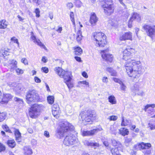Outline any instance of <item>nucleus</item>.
Listing matches in <instances>:
<instances>
[{
    "label": "nucleus",
    "mask_w": 155,
    "mask_h": 155,
    "mask_svg": "<svg viewBox=\"0 0 155 155\" xmlns=\"http://www.w3.org/2000/svg\"><path fill=\"white\" fill-rule=\"evenodd\" d=\"M134 51V49L127 47L123 52V59L127 61L125 63V68L126 72L129 77L135 78L140 74L143 73L144 69L142 68L140 61L130 59L131 54Z\"/></svg>",
    "instance_id": "1"
},
{
    "label": "nucleus",
    "mask_w": 155,
    "mask_h": 155,
    "mask_svg": "<svg viewBox=\"0 0 155 155\" xmlns=\"http://www.w3.org/2000/svg\"><path fill=\"white\" fill-rule=\"evenodd\" d=\"M74 129V126L71 124L67 121H63L59 124L57 135L58 137L61 138L66 134H68L65 138L63 143L67 146L71 145L75 143L77 140L76 137L71 133V131L73 130Z\"/></svg>",
    "instance_id": "2"
},
{
    "label": "nucleus",
    "mask_w": 155,
    "mask_h": 155,
    "mask_svg": "<svg viewBox=\"0 0 155 155\" xmlns=\"http://www.w3.org/2000/svg\"><path fill=\"white\" fill-rule=\"evenodd\" d=\"M54 70L61 78H64V82L69 89L73 87V84L70 82L72 79L71 73V71H66L59 67L55 68Z\"/></svg>",
    "instance_id": "3"
},
{
    "label": "nucleus",
    "mask_w": 155,
    "mask_h": 155,
    "mask_svg": "<svg viewBox=\"0 0 155 155\" xmlns=\"http://www.w3.org/2000/svg\"><path fill=\"white\" fill-rule=\"evenodd\" d=\"M93 40L96 41L97 46L99 47H104L107 44L106 36L101 32H95L93 34Z\"/></svg>",
    "instance_id": "4"
},
{
    "label": "nucleus",
    "mask_w": 155,
    "mask_h": 155,
    "mask_svg": "<svg viewBox=\"0 0 155 155\" xmlns=\"http://www.w3.org/2000/svg\"><path fill=\"white\" fill-rule=\"evenodd\" d=\"M44 108L43 106L41 104H32L30 108L29 112L30 117L32 118H36L39 116Z\"/></svg>",
    "instance_id": "5"
},
{
    "label": "nucleus",
    "mask_w": 155,
    "mask_h": 155,
    "mask_svg": "<svg viewBox=\"0 0 155 155\" xmlns=\"http://www.w3.org/2000/svg\"><path fill=\"white\" fill-rule=\"evenodd\" d=\"M39 99V95L35 90H30L26 93V102L29 104L37 101Z\"/></svg>",
    "instance_id": "6"
},
{
    "label": "nucleus",
    "mask_w": 155,
    "mask_h": 155,
    "mask_svg": "<svg viewBox=\"0 0 155 155\" xmlns=\"http://www.w3.org/2000/svg\"><path fill=\"white\" fill-rule=\"evenodd\" d=\"M83 123L90 122L96 119V114L93 111H88L82 112L80 114Z\"/></svg>",
    "instance_id": "7"
},
{
    "label": "nucleus",
    "mask_w": 155,
    "mask_h": 155,
    "mask_svg": "<svg viewBox=\"0 0 155 155\" xmlns=\"http://www.w3.org/2000/svg\"><path fill=\"white\" fill-rule=\"evenodd\" d=\"M143 28L146 31L148 36L152 38L155 35V25L152 26L145 24L143 26Z\"/></svg>",
    "instance_id": "8"
},
{
    "label": "nucleus",
    "mask_w": 155,
    "mask_h": 155,
    "mask_svg": "<svg viewBox=\"0 0 155 155\" xmlns=\"http://www.w3.org/2000/svg\"><path fill=\"white\" fill-rule=\"evenodd\" d=\"M102 7L104 8V12L106 15H110L114 12V5H103Z\"/></svg>",
    "instance_id": "9"
},
{
    "label": "nucleus",
    "mask_w": 155,
    "mask_h": 155,
    "mask_svg": "<svg viewBox=\"0 0 155 155\" xmlns=\"http://www.w3.org/2000/svg\"><path fill=\"white\" fill-rule=\"evenodd\" d=\"M108 49L102 50L101 52L102 57L107 61L111 62L113 60V56L111 54H108Z\"/></svg>",
    "instance_id": "10"
},
{
    "label": "nucleus",
    "mask_w": 155,
    "mask_h": 155,
    "mask_svg": "<svg viewBox=\"0 0 155 155\" xmlns=\"http://www.w3.org/2000/svg\"><path fill=\"white\" fill-rule=\"evenodd\" d=\"M112 79L115 82L120 84V89L121 91L123 92H125L126 91L127 87L124 81L116 78H113Z\"/></svg>",
    "instance_id": "11"
},
{
    "label": "nucleus",
    "mask_w": 155,
    "mask_h": 155,
    "mask_svg": "<svg viewBox=\"0 0 155 155\" xmlns=\"http://www.w3.org/2000/svg\"><path fill=\"white\" fill-rule=\"evenodd\" d=\"M102 130V128L101 127L99 128L93 129V130L89 131H82V135L83 136L92 135H94L95 133Z\"/></svg>",
    "instance_id": "12"
},
{
    "label": "nucleus",
    "mask_w": 155,
    "mask_h": 155,
    "mask_svg": "<svg viewBox=\"0 0 155 155\" xmlns=\"http://www.w3.org/2000/svg\"><path fill=\"white\" fill-rule=\"evenodd\" d=\"M12 96L9 94H4L2 100L0 101L1 104H6L12 98Z\"/></svg>",
    "instance_id": "13"
},
{
    "label": "nucleus",
    "mask_w": 155,
    "mask_h": 155,
    "mask_svg": "<svg viewBox=\"0 0 155 155\" xmlns=\"http://www.w3.org/2000/svg\"><path fill=\"white\" fill-rule=\"evenodd\" d=\"M98 20V18L94 13L91 14L89 21L92 26H94Z\"/></svg>",
    "instance_id": "14"
},
{
    "label": "nucleus",
    "mask_w": 155,
    "mask_h": 155,
    "mask_svg": "<svg viewBox=\"0 0 155 155\" xmlns=\"http://www.w3.org/2000/svg\"><path fill=\"white\" fill-rule=\"evenodd\" d=\"M132 34L130 32H128L121 35L120 37V39L121 41L126 40H132Z\"/></svg>",
    "instance_id": "15"
},
{
    "label": "nucleus",
    "mask_w": 155,
    "mask_h": 155,
    "mask_svg": "<svg viewBox=\"0 0 155 155\" xmlns=\"http://www.w3.org/2000/svg\"><path fill=\"white\" fill-rule=\"evenodd\" d=\"M30 38L31 40L33 41L34 42L37 44L39 46L43 48H45V45L41 43L40 40L36 38V37L34 35L33 32H31V36Z\"/></svg>",
    "instance_id": "16"
},
{
    "label": "nucleus",
    "mask_w": 155,
    "mask_h": 155,
    "mask_svg": "<svg viewBox=\"0 0 155 155\" xmlns=\"http://www.w3.org/2000/svg\"><path fill=\"white\" fill-rule=\"evenodd\" d=\"M137 146H138L139 148L142 149H150V148L151 147V144L149 143H145L143 142H142L139 143L136 145Z\"/></svg>",
    "instance_id": "17"
},
{
    "label": "nucleus",
    "mask_w": 155,
    "mask_h": 155,
    "mask_svg": "<svg viewBox=\"0 0 155 155\" xmlns=\"http://www.w3.org/2000/svg\"><path fill=\"white\" fill-rule=\"evenodd\" d=\"M84 144L87 146L93 147L96 148L97 147H99V144L97 143H93L88 141L87 140H85L83 141Z\"/></svg>",
    "instance_id": "18"
},
{
    "label": "nucleus",
    "mask_w": 155,
    "mask_h": 155,
    "mask_svg": "<svg viewBox=\"0 0 155 155\" xmlns=\"http://www.w3.org/2000/svg\"><path fill=\"white\" fill-rule=\"evenodd\" d=\"M122 121L121 123V126H126L131 124V121L129 119L124 120V116L122 117Z\"/></svg>",
    "instance_id": "19"
},
{
    "label": "nucleus",
    "mask_w": 155,
    "mask_h": 155,
    "mask_svg": "<svg viewBox=\"0 0 155 155\" xmlns=\"http://www.w3.org/2000/svg\"><path fill=\"white\" fill-rule=\"evenodd\" d=\"M24 153L25 155H31L32 153L31 149L28 147H25Z\"/></svg>",
    "instance_id": "20"
},
{
    "label": "nucleus",
    "mask_w": 155,
    "mask_h": 155,
    "mask_svg": "<svg viewBox=\"0 0 155 155\" xmlns=\"http://www.w3.org/2000/svg\"><path fill=\"white\" fill-rule=\"evenodd\" d=\"M82 32L81 30H78L76 34V40L78 42H79L82 40Z\"/></svg>",
    "instance_id": "21"
},
{
    "label": "nucleus",
    "mask_w": 155,
    "mask_h": 155,
    "mask_svg": "<svg viewBox=\"0 0 155 155\" xmlns=\"http://www.w3.org/2000/svg\"><path fill=\"white\" fill-rule=\"evenodd\" d=\"M119 131L120 134L123 136L128 135L129 132L128 130L125 128H122Z\"/></svg>",
    "instance_id": "22"
},
{
    "label": "nucleus",
    "mask_w": 155,
    "mask_h": 155,
    "mask_svg": "<svg viewBox=\"0 0 155 155\" xmlns=\"http://www.w3.org/2000/svg\"><path fill=\"white\" fill-rule=\"evenodd\" d=\"M15 136L16 140L18 142H20L21 141V134L19 131L17 129L15 130Z\"/></svg>",
    "instance_id": "23"
},
{
    "label": "nucleus",
    "mask_w": 155,
    "mask_h": 155,
    "mask_svg": "<svg viewBox=\"0 0 155 155\" xmlns=\"http://www.w3.org/2000/svg\"><path fill=\"white\" fill-rule=\"evenodd\" d=\"M7 26V23L5 20H2L0 21V28L5 29L6 28Z\"/></svg>",
    "instance_id": "24"
},
{
    "label": "nucleus",
    "mask_w": 155,
    "mask_h": 155,
    "mask_svg": "<svg viewBox=\"0 0 155 155\" xmlns=\"http://www.w3.org/2000/svg\"><path fill=\"white\" fill-rule=\"evenodd\" d=\"M112 143V145L114 146H117L120 148L122 147V145L119 141H116L114 139L111 140Z\"/></svg>",
    "instance_id": "25"
},
{
    "label": "nucleus",
    "mask_w": 155,
    "mask_h": 155,
    "mask_svg": "<svg viewBox=\"0 0 155 155\" xmlns=\"http://www.w3.org/2000/svg\"><path fill=\"white\" fill-rule=\"evenodd\" d=\"M74 52L76 55H79L82 53V50L80 47H77L75 48Z\"/></svg>",
    "instance_id": "26"
},
{
    "label": "nucleus",
    "mask_w": 155,
    "mask_h": 155,
    "mask_svg": "<svg viewBox=\"0 0 155 155\" xmlns=\"http://www.w3.org/2000/svg\"><path fill=\"white\" fill-rule=\"evenodd\" d=\"M117 126L116 125H111L110 128V132L112 134L116 135L117 132Z\"/></svg>",
    "instance_id": "27"
},
{
    "label": "nucleus",
    "mask_w": 155,
    "mask_h": 155,
    "mask_svg": "<svg viewBox=\"0 0 155 155\" xmlns=\"http://www.w3.org/2000/svg\"><path fill=\"white\" fill-rule=\"evenodd\" d=\"M107 71L109 72L110 75L112 76H116L117 75V72L113 68H108L107 69Z\"/></svg>",
    "instance_id": "28"
},
{
    "label": "nucleus",
    "mask_w": 155,
    "mask_h": 155,
    "mask_svg": "<svg viewBox=\"0 0 155 155\" xmlns=\"http://www.w3.org/2000/svg\"><path fill=\"white\" fill-rule=\"evenodd\" d=\"M130 18L131 20H132L133 21L134 19H136L137 21H139L140 20L139 15L137 13H134Z\"/></svg>",
    "instance_id": "29"
},
{
    "label": "nucleus",
    "mask_w": 155,
    "mask_h": 155,
    "mask_svg": "<svg viewBox=\"0 0 155 155\" xmlns=\"http://www.w3.org/2000/svg\"><path fill=\"white\" fill-rule=\"evenodd\" d=\"M109 101L112 104H115L116 103L115 97L113 95H111L108 97Z\"/></svg>",
    "instance_id": "30"
},
{
    "label": "nucleus",
    "mask_w": 155,
    "mask_h": 155,
    "mask_svg": "<svg viewBox=\"0 0 155 155\" xmlns=\"http://www.w3.org/2000/svg\"><path fill=\"white\" fill-rule=\"evenodd\" d=\"M8 146L11 148H14L15 146L16 143L14 140H9L7 142Z\"/></svg>",
    "instance_id": "31"
},
{
    "label": "nucleus",
    "mask_w": 155,
    "mask_h": 155,
    "mask_svg": "<svg viewBox=\"0 0 155 155\" xmlns=\"http://www.w3.org/2000/svg\"><path fill=\"white\" fill-rule=\"evenodd\" d=\"M47 101L49 104H52L54 101V97L53 96H48L47 97Z\"/></svg>",
    "instance_id": "32"
},
{
    "label": "nucleus",
    "mask_w": 155,
    "mask_h": 155,
    "mask_svg": "<svg viewBox=\"0 0 155 155\" xmlns=\"http://www.w3.org/2000/svg\"><path fill=\"white\" fill-rule=\"evenodd\" d=\"M13 62H14V63H12L11 64V69L10 71H13L15 69H16V68L17 67V62L15 61H13Z\"/></svg>",
    "instance_id": "33"
},
{
    "label": "nucleus",
    "mask_w": 155,
    "mask_h": 155,
    "mask_svg": "<svg viewBox=\"0 0 155 155\" xmlns=\"http://www.w3.org/2000/svg\"><path fill=\"white\" fill-rule=\"evenodd\" d=\"M142 152L144 155H150L151 153L150 149H143Z\"/></svg>",
    "instance_id": "34"
},
{
    "label": "nucleus",
    "mask_w": 155,
    "mask_h": 155,
    "mask_svg": "<svg viewBox=\"0 0 155 155\" xmlns=\"http://www.w3.org/2000/svg\"><path fill=\"white\" fill-rule=\"evenodd\" d=\"M155 109L152 108H147V110H144L145 112L148 113L150 114L151 115L153 114L155 111Z\"/></svg>",
    "instance_id": "35"
},
{
    "label": "nucleus",
    "mask_w": 155,
    "mask_h": 155,
    "mask_svg": "<svg viewBox=\"0 0 155 155\" xmlns=\"http://www.w3.org/2000/svg\"><path fill=\"white\" fill-rule=\"evenodd\" d=\"M132 141V139L131 138H126L125 139L124 143L125 145L127 147L130 143Z\"/></svg>",
    "instance_id": "36"
},
{
    "label": "nucleus",
    "mask_w": 155,
    "mask_h": 155,
    "mask_svg": "<svg viewBox=\"0 0 155 155\" xmlns=\"http://www.w3.org/2000/svg\"><path fill=\"white\" fill-rule=\"evenodd\" d=\"M70 17L71 18V21L72 22L73 25L74 26H75V22L74 19V14L73 12H71L70 14Z\"/></svg>",
    "instance_id": "37"
},
{
    "label": "nucleus",
    "mask_w": 155,
    "mask_h": 155,
    "mask_svg": "<svg viewBox=\"0 0 155 155\" xmlns=\"http://www.w3.org/2000/svg\"><path fill=\"white\" fill-rule=\"evenodd\" d=\"M110 151L112 155H117L118 153L117 152L118 151L117 148H114L110 149Z\"/></svg>",
    "instance_id": "38"
},
{
    "label": "nucleus",
    "mask_w": 155,
    "mask_h": 155,
    "mask_svg": "<svg viewBox=\"0 0 155 155\" xmlns=\"http://www.w3.org/2000/svg\"><path fill=\"white\" fill-rule=\"evenodd\" d=\"M139 89V86L136 84H134L132 87V90L134 92H137Z\"/></svg>",
    "instance_id": "39"
},
{
    "label": "nucleus",
    "mask_w": 155,
    "mask_h": 155,
    "mask_svg": "<svg viewBox=\"0 0 155 155\" xmlns=\"http://www.w3.org/2000/svg\"><path fill=\"white\" fill-rule=\"evenodd\" d=\"M6 115L5 113H0V122L3 121L5 118Z\"/></svg>",
    "instance_id": "40"
},
{
    "label": "nucleus",
    "mask_w": 155,
    "mask_h": 155,
    "mask_svg": "<svg viewBox=\"0 0 155 155\" xmlns=\"http://www.w3.org/2000/svg\"><path fill=\"white\" fill-rule=\"evenodd\" d=\"M52 112L53 115L55 117L59 114V110H52Z\"/></svg>",
    "instance_id": "41"
},
{
    "label": "nucleus",
    "mask_w": 155,
    "mask_h": 155,
    "mask_svg": "<svg viewBox=\"0 0 155 155\" xmlns=\"http://www.w3.org/2000/svg\"><path fill=\"white\" fill-rule=\"evenodd\" d=\"M151 107V108H154L155 107V104H147L146 106L143 109L144 110H147V108Z\"/></svg>",
    "instance_id": "42"
},
{
    "label": "nucleus",
    "mask_w": 155,
    "mask_h": 155,
    "mask_svg": "<svg viewBox=\"0 0 155 155\" xmlns=\"http://www.w3.org/2000/svg\"><path fill=\"white\" fill-rule=\"evenodd\" d=\"M14 100L15 101L17 102L19 104H22L23 103L22 99L17 97H14Z\"/></svg>",
    "instance_id": "43"
},
{
    "label": "nucleus",
    "mask_w": 155,
    "mask_h": 155,
    "mask_svg": "<svg viewBox=\"0 0 155 155\" xmlns=\"http://www.w3.org/2000/svg\"><path fill=\"white\" fill-rule=\"evenodd\" d=\"M3 128L5 131L10 133H12L11 130L9 129V128L7 125H5L4 126H3Z\"/></svg>",
    "instance_id": "44"
},
{
    "label": "nucleus",
    "mask_w": 155,
    "mask_h": 155,
    "mask_svg": "<svg viewBox=\"0 0 155 155\" xmlns=\"http://www.w3.org/2000/svg\"><path fill=\"white\" fill-rule=\"evenodd\" d=\"M117 117L116 116L112 115L109 117L108 119L110 120H117Z\"/></svg>",
    "instance_id": "45"
},
{
    "label": "nucleus",
    "mask_w": 155,
    "mask_h": 155,
    "mask_svg": "<svg viewBox=\"0 0 155 155\" xmlns=\"http://www.w3.org/2000/svg\"><path fill=\"white\" fill-rule=\"evenodd\" d=\"M75 5L76 7H80L82 5V3L80 0H77L75 2Z\"/></svg>",
    "instance_id": "46"
},
{
    "label": "nucleus",
    "mask_w": 155,
    "mask_h": 155,
    "mask_svg": "<svg viewBox=\"0 0 155 155\" xmlns=\"http://www.w3.org/2000/svg\"><path fill=\"white\" fill-rule=\"evenodd\" d=\"M105 4L104 5H114L112 0H105Z\"/></svg>",
    "instance_id": "47"
},
{
    "label": "nucleus",
    "mask_w": 155,
    "mask_h": 155,
    "mask_svg": "<svg viewBox=\"0 0 155 155\" xmlns=\"http://www.w3.org/2000/svg\"><path fill=\"white\" fill-rule=\"evenodd\" d=\"M16 71L18 74H21L23 73V71L19 68L16 69Z\"/></svg>",
    "instance_id": "48"
},
{
    "label": "nucleus",
    "mask_w": 155,
    "mask_h": 155,
    "mask_svg": "<svg viewBox=\"0 0 155 155\" xmlns=\"http://www.w3.org/2000/svg\"><path fill=\"white\" fill-rule=\"evenodd\" d=\"M52 110H59V106L57 104H54L52 107Z\"/></svg>",
    "instance_id": "49"
},
{
    "label": "nucleus",
    "mask_w": 155,
    "mask_h": 155,
    "mask_svg": "<svg viewBox=\"0 0 155 155\" xmlns=\"http://www.w3.org/2000/svg\"><path fill=\"white\" fill-rule=\"evenodd\" d=\"M35 13L36 14V16L37 17H40V11L38 8H36L35 11Z\"/></svg>",
    "instance_id": "50"
},
{
    "label": "nucleus",
    "mask_w": 155,
    "mask_h": 155,
    "mask_svg": "<svg viewBox=\"0 0 155 155\" xmlns=\"http://www.w3.org/2000/svg\"><path fill=\"white\" fill-rule=\"evenodd\" d=\"M5 150V147L4 145L0 143V152L3 151Z\"/></svg>",
    "instance_id": "51"
},
{
    "label": "nucleus",
    "mask_w": 155,
    "mask_h": 155,
    "mask_svg": "<svg viewBox=\"0 0 155 155\" xmlns=\"http://www.w3.org/2000/svg\"><path fill=\"white\" fill-rule=\"evenodd\" d=\"M33 2L35 3L37 5H39L41 3V0H32Z\"/></svg>",
    "instance_id": "52"
},
{
    "label": "nucleus",
    "mask_w": 155,
    "mask_h": 155,
    "mask_svg": "<svg viewBox=\"0 0 155 155\" xmlns=\"http://www.w3.org/2000/svg\"><path fill=\"white\" fill-rule=\"evenodd\" d=\"M41 70L45 73H47L48 72V69L46 67H42Z\"/></svg>",
    "instance_id": "53"
},
{
    "label": "nucleus",
    "mask_w": 155,
    "mask_h": 155,
    "mask_svg": "<svg viewBox=\"0 0 155 155\" xmlns=\"http://www.w3.org/2000/svg\"><path fill=\"white\" fill-rule=\"evenodd\" d=\"M67 6L69 9L72 8L73 7V4L71 2H68L67 4Z\"/></svg>",
    "instance_id": "54"
},
{
    "label": "nucleus",
    "mask_w": 155,
    "mask_h": 155,
    "mask_svg": "<svg viewBox=\"0 0 155 155\" xmlns=\"http://www.w3.org/2000/svg\"><path fill=\"white\" fill-rule=\"evenodd\" d=\"M21 62L25 65H27L28 64L27 60L25 58H23L21 59Z\"/></svg>",
    "instance_id": "55"
},
{
    "label": "nucleus",
    "mask_w": 155,
    "mask_h": 155,
    "mask_svg": "<svg viewBox=\"0 0 155 155\" xmlns=\"http://www.w3.org/2000/svg\"><path fill=\"white\" fill-rule=\"evenodd\" d=\"M11 40L14 41V43L17 44L18 45L19 44L18 40L16 38L13 37L11 38Z\"/></svg>",
    "instance_id": "56"
},
{
    "label": "nucleus",
    "mask_w": 155,
    "mask_h": 155,
    "mask_svg": "<svg viewBox=\"0 0 155 155\" xmlns=\"http://www.w3.org/2000/svg\"><path fill=\"white\" fill-rule=\"evenodd\" d=\"M149 125L150 127V129L151 130H154L155 129V124H153L152 123H149Z\"/></svg>",
    "instance_id": "57"
},
{
    "label": "nucleus",
    "mask_w": 155,
    "mask_h": 155,
    "mask_svg": "<svg viewBox=\"0 0 155 155\" xmlns=\"http://www.w3.org/2000/svg\"><path fill=\"white\" fill-rule=\"evenodd\" d=\"M102 81L104 83H107L108 82V79L107 77H104L102 79Z\"/></svg>",
    "instance_id": "58"
},
{
    "label": "nucleus",
    "mask_w": 155,
    "mask_h": 155,
    "mask_svg": "<svg viewBox=\"0 0 155 155\" xmlns=\"http://www.w3.org/2000/svg\"><path fill=\"white\" fill-rule=\"evenodd\" d=\"M79 83L87 85L88 87L89 86L88 82L86 81H80Z\"/></svg>",
    "instance_id": "59"
},
{
    "label": "nucleus",
    "mask_w": 155,
    "mask_h": 155,
    "mask_svg": "<svg viewBox=\"0 0 155 155\" xmlns=\"http://www.w3.org/2000/svg\"><path fill=\"white\" fill-rule=\"evenodd\" d=\"M34 80L35 82L36 83H39L41 81V80L37 77H35L34 78Z\"/></svg>",
    "instance_id": "60"
},
{
    "label": "nucleus",
    "mask_w": 155,
    "mask_h": 155,
    "mask_svg": "<svg viewBox=\"0 0 155 155\" xmlns=\"http://www.w3.org/2000/svg\"><path fill=\"white\" fill-rule=\"evenodd\" d=\"M133 21V20H131V19L130 18L129 21H128V27L130 28H131L132 27V23Z\"/></svg>",
    "instance_id": "61"
},
{
    "label": "nucleus",
    "mask_w": 155,
    "mask_h": 155,
    "mask_svg": "<svg viewBox=\"0 0 155 155\" xmlns=\"http://www.w3.org/2000/svg\"><path fill=\"white\" fill-rule=\"evenodd\" d=\"M82 75L83 77L85 78H87L88 77V76L87 73L85 71H83L82 73Z\"/></svg>",
    "instance_id": "62"
},
{
    "label": "nucleus",
    "mask_w": 155,
    "mask_h": 155,
    "mask_svg": "<svg viewBox=\"0 0 155 155\" xmlns=\"http://www.w3.org/2000/svg\"><path fill=\"white\" fill-rule=\"evenodd\" d=\"M31 143L33 145H35L37 143V141L35 139H33L31 141Z\"/></svg>",
    "instance_id": "63"
},
{
    "label": "nucleus",
    "mask_w": 155,
    "mask_h": 155,
    "mask_svg": "<svg viewBox=\"0 0 155 155\" xmlns=\"http://www.w3.org/2000/svg\"><path fill=\"white\" fill-rule=\"evenodd\" d=\"M44 135L47 137H49V133L47 131H45L44 132Z\"/></svg>",
    "instance_id": "64"
}]
</instances>
